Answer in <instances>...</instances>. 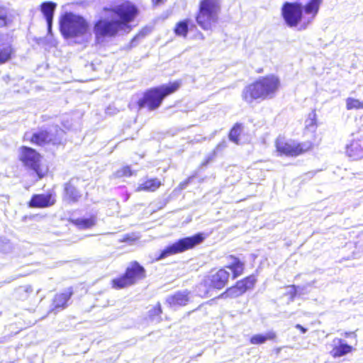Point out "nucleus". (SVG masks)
I'll list each match as a JSON object with an SVG mask.
<instances>
[{
	"label": "nucleus",
	"mask_w": 363,
	"mask_h": 363,
	"mask_svg": "<svg viewBox=\"0 0 363 363\" xmlns=\"http://www.w3.org/2000/svg\"><path fill=\"white\" fill-rule=\"evenodd\" d=\"M323 0H310L306 4L298 1H285L281 6V16L289 27L301 24L306 29L318 13Z\"/></svg>",
	"instance_id": "f03ea898"
},
{
	"label": "nucleus",
	"mask_w": 363,
	"mask_h": 363,
	"mask_svg": "<svg viewBox=\"0 0 363 363\" xmlns=\"http://www.w3.org/2000/svg\"><path fill=\"white\" fill-rule=\"evenodd\" d=\"M216 154H217V152L213 150V152L210 155L208 156L207 159L203 162V164L206 165V164H208L209 162H211V161H213L214 160V158L216 157Z\"/></svg>",
	"instance_id": "e433bc0d"
},
{
	"label": "nucleus",
	"mask_w": 363,
	"mask_h": 363,
	"mask_svg": "<svg viewBox=\"0 0 363 363\" xmlns=\"http://www.w3.org/2000/svg\"><path fill=\"white\" fill-rule=\"evenodd\" d=\"M257 282V278L254 274H250L238 280L230 287H228L220 295L223 298H234L239 297L252 289Z\"/></svg>",
	"instance_id": "f8f14e48"
},
{
	"label": "nucleus",
	"mask_w": 363,
	"mask_h": 363,
	"mask_svg": "<svg viewBox=\"0 0 363 363\" xmlns=\"http://www.w3.org/2000/svg\"><path fill=\"white\" fill-rule=\"evenodd\" d=\"M295 327L296 329L299 330L301 333H305L307 331V329L300 324H296Z\"/></svg>",
	"instance_id": "4c0bfd02"
},
{
	"label": "nucleus",
	"mask_w": 363,
	"mask_h": 363,
	"mask_svg": "<svg viewBox=\"0 0 363 363\" xmlns=\"http://www.w3.org/2000/svg\"><path fill=\"white\" fill-rule=\"evenodd\" d=\"M191 291L189 290L177 291L169 295L165 300L166 303L170 308L184 307L190 301Z\"/></svg>",
	"instance_id": "dca6fc26"
},
{
	"label": "nucleus",
	"mask_w": 363,
	"mask_h": 363,
	"mask_svg": "<svg viewBox=\"0 0 363 363\" xmlns=\"http://www.w3.org/2000/svg\"><path fill=\"white\" fill-rule=\"evenodd\" d=\"M196 26L192 20L186 18L179 21L174 28V33L177 35L186 37L189 30L195 28Z\"/></svg>",
	"instance_id": "5701e85b"
},
{
	"label": "nucleus",
	"mask_w": 363,
	"mask_h": 363,
	"mask_svg": "<svg viewBox=\"0 0 363 363\" xmlns=\"http://www.w3.org/2000/svg\"><path fill=\"white\" fill-rule=\"evenodd\" d=\"M227 259L230 260V262L223 267H226V270L229 269L230 271L231 279L233 280L242 276L245 269V262L234 255H228Z\"/></svg>",
	"instance_id": "f3484780"
},
{
	"label": "nucleus",
	"mask_w": 363,
	"mask_h": 363,
	"mask_svg": "<svg viewBox=\"0 0 363 363\" xmlns=\"http://www.w3.org/2000/svg\"><path fill=\"white\" fill-rule=\"evenodd\" d=\"M11 20L8 17L7 9L0 6V28L9 26Z\"/></svg>",
	"instance_id": "bb28decb"
},
{
	"label": "nucleus",
	"mask_w": 363,
	"mask_h": 363,
	"mask_svg": "<svg viewBox=\"0 0 363 363\" xmlns=\"http://www.w3.org/2000/svg\"><path fill=\"white\" fill-rule=\"evenodd\" d=\"M96 220V216L91 215L89 218L70 219L69 223L79 230H86L94 227Z\"/></svg>",
	"instance_id": "412c9836"
},
{
	"label": "nucleus",
	"mask_w": 363,
	"mask_h": 363,
	"mask_svg": "<svg viewBox=\"0 0 363 363\" xmlns=\"http://www.w3.org/2000/svg\"><path fill=\"white\" fill-rule=\"evenodd\" d=\"M220 0H201L196 16L198 25L205 30H211L218 20Z\"/></svg>",
	"instance_id": "0eeeda50"
},
{
	"label": "nucleus",
	"mask_w": 363,
	"mask_h": 363,
	"mask_svg": "<svg viewBox=\"0 0 363 363\" xmlns=\"http://www.w3.org/2000/svg\"><path fill=\"white\" fill-rule=\"evenodd\" d=\"M306 126L311 127L316 123V113L314 111L308 114V117L306 121Z\"/></svg>",
	"instance_id": "72a5a7b5"
},
{
	"label": "nucleus",
	"mask_w": 363,
	"mask_h": 363,
	"mask_svg": "<svg viewBox=\"0 0 363 363\" xmlns=\"http://www.w3.org/2000/svg\"><path fill=\"white\" fill-rule=\"evenodd\" d=\"M18 158L38 179H43L48 173V168L40 164V155L35 149L24 145L20 147L18 150Z\"/></svg>",
	"instance_id": "6e6552de"
},
{
	"label": "nucleus",
	"mask_w": 363,
	"mask_h": 363,
	"mask_svg": "<svg viewBox=\"0 0 363 363\" xmlns=\"http://www.w3.org/2000/svg\"><path fill=\"white\" fill-rule=\"evenodd\" d=\"M147 278V270L139 262L133 260L125 267L123 274L112 279L111 287L114 290L129 288Z\"/></svg>",
	"instance_id": "20e7f679"
},
{
	"label": "nucleus",
	"mask_w": 363,
	"mask_h": 363,
	"mask_svg": "<svg viewBox=\"0 0 363 363\" xmlns=\"http://www.w3.org/2000/svg\"><path fill=\"white\" fill-rule=\"evenodd\" d=\"M56 203V193L53 189L43 194L32 195L28 202V206L32 208H45L55 205Z\"/></svg>",
	"instance_id": "4468645a"
},
{
	"label": "nucleus",
	"mask_w": 363,
	"mask_h": 363,
	"mask_svg": "<svg viewBox=\"0 0 363 363\" xmlns=\"http://www.w3.org/2000/svg\"><path fill=\"white\" fill-rule=\"evenodd\" d=\"M342 335L345 338H354L357 340V334L355 331L345 332Z\"/></svg>",
	"instance_id": "c9c22d12"
},
{
	"label": "nucleus",
	"mask_w": 363,
	"mask_h": 363,
	"mask_svg": "<svg viewBox=\"0 0 363 363\" xmlns=\"http://www.w3.org/2000/svg\"><path fill=\"white\" fill-rule=\"evenodd\" d=\"M203 240L204 237L201 233H197L190 237L179 239L162 250L157 259H162L170 255L179 254L192 249L196 245L201 243Z\"/></svg>",
	"instance_id": "1a4fd4ad"
},
{
	"label": "nucleus",
	"mask_w": 363,
	"mask_h": 363,
	"mask_svg": "<svg viewBox=\"0 0 363 363\" xmlns=\"http://www.w3.org/2000/svg\"><path fill=\"white\" fill-rule=\"evenodd\" d=\"M314 173L313 172H308L306 174V179H311L312 177L313 176Z\"/></svg>",
	"instance_id": "58836bf2"
},
{
	"label": "nucleus",
	"mask_w": 363,
	"mask_h": 363,
	"mask_svg": "<svg viewBox=\"0 0 363 363\" xmlns=\"http://www.w3.org/2000/svg\"><path fill=\"white\" fill-rule=\"evenodd\" d=\"M347 108L350 109H363V102L359 101L358 99L348 98L347 99Z\"/></svg>",
	"instance_id": "c756f323"
},
{
	"label": "nucleus",
	"mask_w": 363,
	"mask_h": 363,
	"mask_svg": "<svg viewBox=\"0 0 363 363\" xmlns=\"http://www.w3.org/2000/svg\"><path fill=\"white\" fill-rule=\"evenodd\" d=\"M277 339V333L274 330H269L265 334H255L249 340L250 344L254 345H260L264 344L267 341H276Z\"/></svg>",
	"instance_id": "aec40b11"
},
{
	"label": "nucleus",
	"mask_w": 363,
	"mask_h": 363,
	"mask_svg": "<svg viewBox=\"0 0 363 363\" xmlns=\"http://www.w3.org/2000/svg\"><path fill=\"white\" fill-rule=\"evenodd\" d=\"M337 342L338 345H334L330 352L333 358L341 357L354 350L353 346L345 343L342 339H338Z\"/></svg>",
	"instance_id": "6ab92c4d"
},
{
	"label": "nucleus",
	"mask_w": 363,
	"mask_h": 363,
	"mask_svg": "<svg viewBox=\"0 0 363 363\" xmlns=\"http://www.w3.org/2000/svg\"><path fill=\"white\" fill-rule=\"evenodd\" d=\"M286 287L289 288V290L286 292L285 296L291 301H294L298 294L297 287L294 284L289 285Z\"/></svg>",
	"instance_id": "2f4dec72"
},
{
	"label": "nucleus",
	"mask_w": 363,
	"mask_h": 363,
	"mask_svg": "<svg viewBox=\"0 0 363 363\" xmlns=\"http://www.w3.org/2000/svg\"><path fill=\"white\" fill-rule=\"evenodd\" d=\"M15 50L11 43L7 42L0 45V65L4 64L11 60Z\"/></svg>",
	"instance_id": "b1692460"
},
{
	"label": "nucleus",
	"mask_w": 363,
	"mask_h": 363,
	"mask_svg": "<svg viewBox=\"0 0 363 363\" xmlns=\"http://www.w3.org/2000/svg\"><path fill=\"white\" fill-rule=\"evenodd\" d=\"M116 174L118 178H121L123 177H130L133 174V172L130 169V167L126 166L121 168V169H118L116 172Z\"/></svg>",
	"instance_id": "473e14b6"
},
{
	"label": "nucleus",
	"mask_w": 363,
	"mask_h": 363,
	"mask_svg": "<svg viewBox=\"0 0 363 363\" xmlns=\"http://www.w3.org/2000/svg\"><path fill=\"white\" fill-rule=\"evenodd\" d=\"M227 147V141L225 140H223L220 143L217 145L214 150L217 152L222 151Z\"/></svg>",
	"instance_id": "f704fd0d"
},
{
	"label": "nucleus",
	"mask_w": 363,
	"mask_h": 363,
	"mask_svg": "<svg viewBox=\"0 0 363 363\" xmlns=\"http://www.w3.org/2000/svg\"><path fill=\"white\" fill-rule=\"evenodd\" d=\"M230 273L226 267L211 269L203 279V284L209 289L221 290L229 283Z\"/></svg>",
	"instance_id": "9b49d317"
},
{
	"label": "nucleus",
	"mask_w": 363,
	"mask_h": 363,
	"mask_svg": "<svg viewBox=\"0 0 363 363\" xmlns=\"http://www.w3.org/2000/svg\"><path fill=\"white\" fill-rule=\"evenodd\" d=\"M312 144L309 142L298 143L295 141L283 142L277 140L276 147L279 152L286 156H297L310 150Z\"/></svg>",
	"instance_id": "ddd939ff"
},
{
	"label": "nucleus",
	"mask_w": 363,
	"mask_h": 363,
	"mask_svg": "<svg viewBox=\"0 0 363 363\" xmlns=\"http://www.w3.org/2000/svg\"><path fill=\"white\" fill-rule=\"evenodd\" d=\"M56 6L57 4L52 1H45L40 5V11L49 27L52 25L53 16Z\"/></svg>",
	"instance_id": "4be33fe9"
},
{
	"label": "nucleus",
	"mask_w": 363,
	"mask_h": 363,
	"mask_svg": "<svg viewBox=\"0 0 363 363\" xmlns=\"http://www.w3.org/2000/svg\"><path fill=\"white\" fill-rule=\"evenodd\" d=\"M112 13V18L100 19L94 26L96 40L99 43L101 38L115 36L118 32L133 21L138 14L137 8L130 2H124L119 5L104 8Z\"/></svg>",
	"instance_id": "f257e3e1"
},
{
	"label": "nucleus",
	"mask_w": 363,
	"mask_h": 363,
	"mask_svg": "<svg viewBox=\"0 0 363 363\" xmlns=\"http://www.w3.org/2000/svg\"><path fill=\"white\" fill-rule=\"evenodd\" d=\"M147 35V33L145 30H141L139 33H138L130 42L129 44V48H132L135 47L138 43L139 41L144 38L145 35Z\"/></svg>",
	"instance_id": "7c9ffc66"
},
{
	"label": "nucleus",
	"mask_w": 363,
	"mask_h": 363,
	"mask_svg": "<svg viewBox=\"0 0 363 363\" xmlns=\"http://www.w3.org/2000/svg\"><path fill=\"white\" fill-rule=\"evenodd\" d=\"M162 313V308L161 303L157 302L149 311L148 316L151 319L160 317Z\"/></svg>",
	"instance_id": "c85d7f7f"
},
{
	"label": "nucleus",
	"mask_w": 363,
	"mask_h": 363,
	"mask_svg": "<svg viewBox=\"0 0 363 363\" xmlns=\"http://www.w3.org/2000/svg\"><path fill=\"white\" fill-rule=\"evenodd\" d=\"M48 26V33H51L52 32V26L50 27H49V26L47 24Z\"/></svg>",
	"instance_id": "a19ab883"
},
{
	"label": "nucleus",
	"mask_w": 363,
	"mask_h": 363,
	"mask_svg": "<svg viewBox=\"0 0 363 363\" xmlns=\"http://www.w3.org/2000/svg\"><path fill=\"white\" fill-rule=\"evenodd\" d=\"M147 182H156V180H155V179H150V180H148Z\"/></svg>",
	"instance_id": "79ce46f5"
},
{
	"label": "nucleus",
	"mask_w": 363,
	"mask_h": 363,
	"mask_svg": "<svg viewBox=\"0 0 363 363\" xmlns=\"http://www.w3.org/2000/svg\"><path fill=\"white\" fill-rule=\"evenodd\" d=\"M73 294L74 290L72 287H69L64 291L55 294L52 299L50 311L57 313L66 308Z\"/></svg>",
	"instance_id": "2eb2a0df"
},
{
	"label": "nucleus",
	"mask_w": 363,
	"mask_h": 363,
	"mask_svg": "<svg viewBox=\"0 0 363 363\" xmlns=\"http://www.w3.org/2000/svg\"><path fill=\"white\" fill-rule=\"evenodd\" d=\"M65 132L58 125H55L49 130L40 129L33 133L31 143L37 145L52 144L57 145L62 143Z\"/></svg>",
	"instance_id": "9d476101"
},
{
	"label": "nucleus",
	"mask_w": 363,
	"mask_h": 363,
	"mask_svg": "<svg viewBox=\"0 0 363 363\" xmlns=\"http://www.w3.org/2000/svg\"><path fill=\"white\" fill-rule=\"evenodd\" d=\"M161 183H142L137 187V191H154L159 188Z\"/></svg>",
	"instance_id": "cd10ccee"
},
{
	"label": "nucleus",
	"mask_w": 363,
	"mask_h": 363,
	"mask_svg": "<svg viewBox=\"0 0 363 363\" xmlns=\"http://www.w3.org/2000/svg\"><path fill=\"white\" fill-rule=\"evenodd\" d=\"M280 81L274 75L260 77L254 83L246 86L242 91L241 96L247 104L255 100L272 99L279 89Z\"/></svg>",
	"instance_id": "7ed1b4c3"
},
{
	"label": "nucleus",
	"mask_w": 363,
	"mask_h": 363,
	"mask_svg": "<svg viewBox=\"0 0 363 363\" xmlns=\"http://www.w3.org/2000/svg\"><path fill=\"white\" fill-rule=\"evenodd\" d=\"M60 30L65 38L82 37L90 29L88 21L81 15L65 12L60 17Z\"/></svg>",
	"instance_id": "423d86ee"
},
{
	"label": "nucleus",
	"mask_w": 363,
	"mask_h": 363,
	"mask_svg": "<svg viewBox=\"0 0 363 363\" xmlns=\"http://www.w3.org/2000/svg\"><path fill=\"white\" fill-rule=\"evenodd\" d=\"M346 153L352 160L363 158V139L354 140L346 147Z\"/></svg>",
	"instance_id": "a211bd4d"
},
{
	"label": "nucleus",
	"mask_w": 363,
	"mask_h": 363,
	"mask_svg": "<svg viewBox=\"0 0 363 363\" xmlns=\"http://www.w3.org/2000/svg\"><path fill=\"white\" fill-rule=\"evenodd\" d=\"M242 130V125L240 123H236L230 130L228 138L229 140L236 144L239 142V136L241 133Z\"/></svg>",
	"instance_id": "a878e982"
},
{
	"label": "nucleus",
	"mask_w": 363,
	"mask_h": 363,
	"mask_svg": "<svg viewBox=\"0 0 363 363\" xmlns=\"http://www.w3.org/2000/svg\"><path fill=\"white\" fill-rule=\"evenodd\" d=\"M65 196L69 202L75 203L79 200L82 194L72 183H67L65 188Z\"/></svg>",
	"instance_id": "393cba45"
},
{
	"label": "nucleus",
	"mask_w": 363,
	"mask_h": 363,
	"mask_svg": "<svg viewBox=\"0 0 363 363\" xmlns=\"http://www.w3.org/2000/svg\"><path fill=\"white\" fill-rule=\"evenodd\" d=\"M180 85V82L176 81L147 90L138 102L139 108L147 107L149 111L157 109L162 104L164 99L175 92Z\"/></svg>",
	"instance_id": "39448f33"
},
{
	"label": "nucleus",
	"mask_w": 363,
	"mask_h": 363,
	"mask_svg": "<svg viewBox=\"0 0 363 363\" xmlns=\"http://www.w3.org/2000/svg\"><path fill=\"white\" fill-rule=\"evenodd\" d=\"M19 299H21V300H22V301H23V300H26V298H20Z\"/></svg>",
	"instance_id": "37998d69"
},
{
	"label": "nucleus",
	"mask_w": 363,
	"mask_h": 363,
	"mask_svg": "<svg viewBox=\"0 0 363 363\" xmlns=\"http://www.w3.org/2000/svg\"><path fill=\"white\" fill-rule=\"evenodd\" d=\"M1 315V312L0 311V315Z\"/></svg>",
	"instance_id": "c03bdc74"
},
{
	"label": "nucleus",
	"mask_w": 363,
	"mask_h": 363,
	"mask_svg": "<svg viewBox=\"0 0 363 363\" xmlns=\"http://www.w3.org/2000/svg\"><path fill=\"white\" fill-rule=\"evenodd\" d=\"M152 1L155 3V4H160L163 1V0H152Z\"/></svg>",
	"instance_id": "ea45409f"
}]
</instances>
